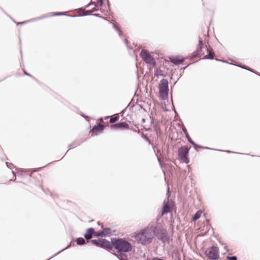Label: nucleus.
I'll list each match as a JSON object with an SVG mask.
<instances>
[{
	"label": "nucleus",
	"instance_id": "obj_1",
	"mask_svg": "<svg viewBox=\"0 0 260 260\" xmlns=\"http://www.w3.org/2000/svg\"><path fill=\"white\" fill-rule=\"evenodd\" d=\"M155 235V231L152 228L147 227L138 233H135V238L139 243L143 245L150 243Z\"/></svg>",
	"mask_w": 260,
	"mask_h": 260
},
{
	"label": "nucleus",
	"instance_id": "obj_2",
	"mask_svg": "<svg viewBox=\"0 0 260 260\" xmlns=\"http://www.w3.org/2000/svg\"><path fill=\"white\" fill-rule=\"evenodd\" d=\"M196 57H201L203 58H214V53L210 49L206 47H204L203 41L201 39L199 40L198 47L196 51H194L192 56V58Z\"/></svg>",
	"mask_w": 260,
	"mask_h": 260
},
{
	"label": "nucleus",
	"instance_id": "obj_3",
	"mask_svg": "<svg viewBox=\"0 0 260 260\" xmlns=\"http://www.w3.org/2000/svg\"><path fill=\"white\" fill-rule=\"evenodd\" d=\"M113 246L119 252H127L131 251L132 249V245L127 241L122 239H118L112 242Z\"/></svg>",
	"mask_w": 260,
	"mask_h": 260
},
{
	"label": "nucleus",
	"instance_id": "obj_4",
	"mask_svg": "<svg viewBox=\"0 0 260 260\" xmlns=\"http://www.w3.org/2000/svg\"><path fill=\"white\" fill-rule=\"evenodd\" d=\"M159 96L162 100H166L168 97V82L167 80L163 79L160 80L159 84Z\"/></svg>",
	"mask_w": 260,
	"mask_h": 260
},
{
	"label": "nucleus",
	"instance_id": "obj_5",
	"mask_svg": "<svg viewBox=\"0 0 260 260\" xmlns=\"http://www.w3.org/2000/svg\"><path fill=\"white\" fill-rule=\"evenodd\" d=\"M140 56L142 59L147 64L155 67L156 62L154 58L151 56L149 51L145 49H142L140 52Z\"/></svg>",
	"mask_w": 260,
	"mask_h": 260
},
{
	"label": "nucleus",
	"instance_id": "obj_6",
	"mask_svg": "<svg viewBox=\"0 0 260 260\" xmlns=\"http://www.w3.org/2000/svg\"><path fill=\"white\" fill-rule=\"evenodd\" d=\"M205 255L210 259L216 260L219 257V250L216 246H212L207 248L205 251Z\"/></svg>",
	"mask_w": 260,
	"mask_h": 260
},
{
	"label": "nucleus",
	"instance_id": "obj_7",
	"mask_svg": "<svg viewBox=\"0 0 260 260\" xmlns=\"http://www.w3.org/2000/svg\"><path fill=\"white\" fill-rule=\"evenodd\" d=\"M188 151L189 148L186 146L181 147L178 149V156L179 158L182 161L186 164L189 162V159L187 157Z\"/></svg>",
	"mask_w": 260,
	"mask_h": 260
},
{
	"label": "nucleus",
	"instance_id": "obj_8",
	"mask_svg": "<svg viewBox=\"0 0 260 260\" xmlns=\"http://www.w3.org/2000/svg\"><path fill=\"white\" fill-rule=\"evenodd\" d=\"M91 242L93 244L105 249H110L112 247L111 243L104 239L93 240Z\"/></svg>",
	"mask_w": 260,
	"mask_h": 260
},
{
	"label": "nucleus",
	"instance_id": "obj_9",
	"mask_svg": "<svg viewBox=\"0 0 260 260\" xmlns=\"http://www.w3.org/2000/svg\"><path fill=\"white\" fill-rule=\"evenodd\" d=\"M184 61V58L180 56H169L167 59H165V61H171L175 65H178L182 63Z\"/></svg>",
	"mask_w": 260,
	"mask_h": 260
},
{
	"label": "nucleus",
	"instance_id": "obj_10",
	"mask_svg": "<svg viewBox=\"0 0 260 260\" xmlns=\"http://www.w3.org/2000/svg\"><path fill=\"white\" fill-rule=\"evenodd\" d=\"M172 209V205L171 202L168 200L167 201H164L163 209L161 212V215L170 212Z\"/></svg>",
	"mask_w": 260,
	"mask_h": 260
},
{
	"label": "nucleus",
	"instance_id": "obj_11",
	"mask_svg": "<svg viewBox=\"0 0 260 260\" xmlns=\"http://www.w3.org/2000/svg\"><path fill=\"white\" fill-rule=\"evenodd\" d=\"M104 128V126L101 124L95 125L90 131L91 136L97 135L98 134L102 133Z\"/></svg>",
	"mask_w": 260,
	"mask_h": 260
},
{
	"label": "nucleus",
	"instance_id": "obj_12",
	"mask_svg": "<svg viewBox=\"0 0 260 260\" xmlns=\"http://www.w3.org/2000/svg\"><path fill=\"white\" fill-rule=\"evenodd\" d=\"M128 124L124 122H120L117 124H113L111 126L112 129H127L128 128Z\"/></svg>",
	"mask_w": 260,
	"mask_h": 260
},
{
	"label": "nucleus",
	"instance_id": "obj_13",
	"mask_svg": "<svg viewBox=\"0 0 260 260\" xmlns=\"http://www.w3.org/2000/svg\"><path fill=\"white\" fill-rule=\"evenodd\" d=\"M92 3L95 5V8L93 9L91 12H93L98 10L97 8L101 6L103 4V0H92Z\"/></svg>",
	"mask_w": 260,
	"mask_h": 260
},
{
	"label": "nucleus",
	"instance_id": "obj_14",
	"mask_svg": "<svg viewBox=\"0 0 260 260\" xmlns=\"http://www.w3.org/2000/svg\"><path fill=\"white\" fill-rule=\"evenodd\" d=\"M94 234V230L92 228H89L87 230L86 232L84 235V237L86 239H90L92 238V235Z\"/></svg>",
	"mask_w": 260,
	"mask_h": 260
},
{
	"label": "nucleus",
	"instance_id": "obj_15",
	"mask_svg": "<svg viewBox=\"0 0 260 260\" xmlns=\"http://www.w3.org/2000/svg\"><path fill=\"white\" fill-rule=\"evenodd\" d=\"M202 214V211L201 210L198 211L194 215V216L192 218V220L193 221H196L198 219H199Z\"/></svg>",
	"mask_w": 260,
	"mask_h": 260
},
{
	"label": "nucleus",
	"instance_id": "obj_16",
	"mask_svg": "<svg viewBox=\"0 0 260 260\" xmlns=\"http://www.w3.org/2000/svg\"><path fill=\"white\" fill-rule=\"evenodd\" d=\"M117 257L120 259V260H126L127 257L126 255L122 254L121 253H120L117 255Z\"/></svg>",
	"mask_w": 260,
	"mask_h": 260
},
{
	"label": "nucleus",
	"instance_id": "obj_17",
	"mask_svg": "<svg viewBox=\"0 0 260 260\" xmlns=\"http://www.w3.org/2000/svg\"><path fill=\"white\" fill-rule=\"evenodd\" d=\"M77 243L78 245H82L85 243V240L83 238H79L77 240Z\"/></svg>",
	"mask_w": 260,
	"mask_h": 260
},
{
	"label": "nucleus",
	"instance_id": "obj_18",
	"mask_svg": "<svg viewBox=\"0 0 260 260\" xmlns=\"http://www.w3.org/2000/svg\"><path fill=\"white\" fill-rule=\"evenodd\" d=\"M118 119H119V117L117 116L111 117L110 119V122L111 123L115 122L116 121H117L118 120Z\"/></svg>",
	"mask_w": 260,
	"mask_h": 260
},
{
	"label": "nucleus",
	"instance_id": "obj_19",
	"mask_svg": "<svg viewBox=\"0 0 260 260\" xmlns=\"http://www.w3.org/2000/svg\"><path fill=\"white\" fill-rule=\"evenodd\" d=\"M63 15V13L62 12H55L51 14V16H60Z\"/></svg>",
	"mask_w": 260,
	"mask_h": 260
},
{
	"label": "nucleus",
	"instance_id": "obj_20",
	"mask_svg": "<svg viewBox=\"0 0 260 260\" xmlns=\"http://www.w3.org/2000/svg\"><path fill=\"white\" fill-rule=\"evenodd\" d=\"M226 259L228 260H237V257L236 256H228L226 257Z\"/></svg>",
	"mask_w": 260,
	"mask_h": 260
},
{
	"label": "nucleus",
	"instance_id": "obj_21",
	"mask_svg": "<svg viewBox=\"0 0 260 260\" xmlns=\"http://www.w3.org/2000/svg\"><path fill=\"white\" fill-rule=\"evenodd\" d=\"M93 235H95V236H102L103 235V233H98L94 232Z\"/></svg>",
	"mask_w": 260,
	"mask_h": 260
},
{
	"label": "nucleus",
	"instance_id": "obj_22",
	"mask_svg": "<svg viewBox=\"0 0 260 260\" xmlns=\"http://www.w3.org/2000/svg\"><path fill=\"white\" fill-rule=\"evenodd\" d=\"M116 29H117L118 31H119V34L120 35L121 30H120L117 27H116Z\"/></svg>",
	"mask_w": 260,
	"mask_h": 260
},
{
	"label": "nucleus",
	"instance_id": "obj_23",
	"mask_svg": "<svg viewBox=\"0 0 260 260\" xmlns=\"http://www.w3.org/2000/svg\"><path fill=\"white\" fill-rule=\"evenodd\" d=\"M25 74L28 75L26 72H24Z\"/></svg>",
	"mask_w": 260,
	"mask_h": 260
}]
</instances>
